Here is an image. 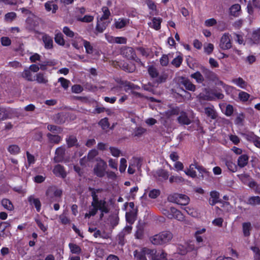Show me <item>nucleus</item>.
<instances>
[{"mask_svg":"<svg viewBox=\"0 0 260 260\" xmlns=\"http://www.w3.org/2000/svg\"><path fill=\"white\" fill-rule=\"evenodd\" d=\"M88 190L91 192V196L92 201L90 206H89L88 213L85 214V218H90L91 216L95 215L98 211L105 212V213H108L110 209L108 207L107 202L105 199L99 200L98 193L102 192L103 191L102 188L95 189L89 187Z\"/></svg>","mask_w":260,"mask_h":260,"instance_id":"f257e3e1","label":"nucleus"},{"mask_svg":"<svg viewBox=\"0 0 260 260\" xmlns=\"http://www.w3.org/2000/svg\"><path fill=\"white\" fill-rule=\"evenodd\" d=\"M173 238L170 231H164L150 238L151 242L154 245H161L169 242Z\"/></svg>","mask_w":260,"mask_h":260,"instance_id":"f03ea898","label":"nucleus"},{"mask_svg":"<svg viewBox=\"0 0 260 260\" xmlns=\"http://www.w3.org/2000/svg\"><path fill=\"white\" fill-rule=\"evenodd\" d=\"M134 253V256L137 260H147L146 256L149 258H151V256L156 253V250L145 247L142 248L140 251L135 250Z\"/></svg>","mask_w":260,"mask_h":260,"instance_id":"7ed1b4c3","label":"nucleus"},{"mask_svg":"<svg viewBox=\"0 0 260 260\" xmlns=\"http://www.w3.org/2000/svg\"><path fill=\"white\" fill-rule=\"evenodd\" d=\"M96 161L98 162L93 169L94 173L99 177H103L105 174L107 164L101 158H97Z\"/></svg>","mask_w":260,"mask_h":260,"instance_id":"20e7f679","label":"nucleus"},{"mask_svg":"<svg viewBox=\"0 0 260 260\" xmlns=\"http://www.w3.org/2000/svg\"><path fill=\"white\" fill-rule=\"evenodd\" d=\"M39 25V18H28L26 20V28L30 31H34L36 33H39V31L36 29Z\"/></svg>","mask_w":260,"mask_h":260,"instance_id":"39448f33","label":"nucleus"},{"mask_svg":"<svg viewBox=\"0 0 260 260\" xmlns=\"http://www.w3.org/2000/svg\"><path fill=\"white\" fill-rule=\"evenodd\" d=\"M201 70L207 80L212 82H216L217 80V76L213 72L203 66L201 67Z\"/></svg>","mask_w":260,"mask_h":260,"instance_id":"423d86ee","label":"nucleus"},{"mask_svg":"<svg viewBox=\"0 0 260 260\" xmlns=\"http://www.w3.org/2000/svg\"><path fill=\"white\" fill-rule=\"evenodd\" d=\"M121 54L128 59L136 60V54L133 48L129 47H124L121 51ZM137 61H138L137 60Z\"/></svg>","mask_w":260,"mask_h":260,"instance_id":"0eeeda50","label":"nucleus"},{"mask_svg":"<svg viewBox=\"0 0 260 260\" xmlns=\"http://www.w3.org/2000/svg\"><path fill=\"white\" fill-rule=\"evenodd\" d=\"M219 46L222 50L229 49L232 47V43L228 34L223 35L221 38Z\"/></svg>","mask_w":260,"mask_h":260,"instance_id":"6e6552de","label":"nucleus"},{"mask_svg":"<svg viewBox=\"0 0 260 260\" xmlns=\"http://www.w3.org/2000/svg\"><path fill=\"white\" fill-rule=\"evenodd\" d=\"M66 149L64 147H58L55 152V156L53 158L55 162H62L64 158Z\"/></svg>","mask_w":260,"mask_h":260,"instance_id":"1a4fd4ad","label":"nucleus"},{"mask_svg":"<svg viewBox=\"0 0 260 260\" xmlns=\"http://www.w3.org/2000/svg\"><path fill=\"white\" fill-rule=\"evenodd\" d=\"M179 116L178 117L177 120L179 124L181 125H189L191 123V121L187 116V113L184 111H180Z\"/></svg>","mask_w":260,"mask_h":260,"instance_id":"9d476101","label":"nucleus"},{"mask_svg":"<svg viewBox=\"0 0 260 260\" xmlns=\"http://www.w3.org/2000/svg\"><path fill=\"white\" fill-rule=\"evenodd\" d=\"M154 177L158 181H163L168 179L169 174L167 171L159 169L156 171Z\"/></svg>","mask_w":260,"mask_h":260,"instance_id":"9b49d317","label":"nucleus"},{"mask_svg":"<svg viewBox=\"0 0 260 260\" xmlns=\"http://www.w3.org/2000/svg\"><path fill=\"white\" fill-rule=\"evenodd\" d=\"M53 173L58 177L64 178L67 176V173L63 166L60 165H56L53 170Z\"/></svg>","mask_w":260,"mask_h":260,"instance_id":"f8f14e48","label":"nucleus"},{"mask_svg":"<svg viewBox=\"0 0 260 260\" xmlns=\"http://www.w3.org/2000/svg\"><path fill=\"white\" fill-rule=\"evenodd\" d=\"M10 226V224L7 222H2L0 223V236L5 238L9 236L10 233L9 231H6V229Z\"/></svg>","mask_w":260,"mask_h":260,"instance_id":"ddd939ff","label":"nucleus"},{"mask_svg":"<svg viewBox=\"0 0 260 260\" xmlns=\"http://www.w3.org/2000/svg\"><path fill=\"white\" fill-rule=\"evenodd\" d=\"M204 112L207 117L212 119H215L217 117V113L215 110L213 106L207 107L204 108Z\"/></svg>","mask_w":260,"mask_h":260,"instance_id":"4468645a","label":"nucleus"},{"mask_svg":"<svg viewBox=\"0 0 260 260\" xmlns=\"http://www.w3.org/2000/svg\"><path fill=\"white\" fill-rule=\"evenodd\" d=\"M62 192L61 189H58L54 187H49L46 191V194L50 196L53 195L55 198H59L62 195Z\"/></svg>","mask_w":260,"mask_h":260,"instance_id":"2eb2a0df","label":"nucleus"},{"mask_svg":"<svg viewBox=\"0 0 260 260\" xmlns=\"http://www.w3.org/2000/svg\"><path fill=\"white\" fill-rule=\"evenodd\" d=\"M211 199L209 200V204L211 206L214 205L218 202H221L219 200V193L216 191H212L210 192Z\"/></svg>","mask_w":260,"mask_h":260,"instance_id":"dca6fc26","label":"nucleus"},{"mask_svg":"<svg viewBox=\"0 0 260 260\" xmlns=\"http://www.w3.org/2000/svg\"><path fill=\"white\" fill-rule=\"evenodd\" d=\"M66 142L69 148L76 146V147H79L78 143V140L76 137L71 135L66 139Z\"/></svg>","mask_w":260,"mask_h":260,"instance_id":"f3484780","label":"nucleus"},{"mask_svg":"<svg viewBox=\"0 0 260 260\" xmlns=\"http://www.w3.org/2000/svg\"><path fill=\"white\" fill-rule=\"evenodd\" d=\"M28 201L30 205H34L38 212L41 209V204L39 199L35 198L34 196H31L28 197Z\"/></svg>","mask_w":260,"mask_h":260,"instance_id":"a211bd4d","label":"nucleus"},{"mask_svg":"<svg viewBox=\"0 0 260 260\" xmlns=\"http://www.w3.org/2000/svg\"><path fill=\"white\" fill-rule=\"evenodd\" d=\"M43 41L46 49H51L53 48V40L47 35H44L42 37Z\"/></svg>","mask_w":260,"mask_h":260,"instance_id":"6ab92c4d","label":"nucleus"},{"mask_svg":"<svg viewBox=\"0 0 260 260\" xmlns=\"http://www.w3.org/2000/svg\"><path fill=\"white\" fill-rule=\"evenodd\" d=\"M34 80L39 84H46L48 82V80L45 76V74L43 73H37L36 75V79Z\"/></svg>","mask_w":260,"mask_h":260,"instance_id":"aec40b11","label":"nucleus"},{"mask_svg":"<svg viewBox=\"0 0 260 260\" xmlns=\"http://www.w3.org/2000/svg\"><path fill=\"white\" fill-rule=\"evenodd\" d=\"M223 162L230 171L235 172L237 171V165L232 160L225 159L223 160Z\"/></svg>","mask_w":260,"mask_h":260,"instance_id":"412c9836","label":"nucleus"},{"mask_svg":"<svg viewBox=\"0 0 260 260\" xmlns=\"http://www.w3.org/2000/svg\"><path fill=\"white\" fill-rule=\"evenodd\" d=\"M170 211L172 213L173 218L177 219L179 221H183L184 217L183 214L179 210L174 207L170 208Z\"/></svg>","mask_w":260,"mask_h":260,"instance_id":"4be33fe9","label":"nucleus"},{"mask_svg":"<svg viewBox=\"0 0 260 260\" xmlns=\"http://www.w3.org/2000/svg\"><path fill=\"white\" fill-rule=\"evenodd\" d=\"M144 223L139 222L137 226L135 236L137 239H142L144 233Z\"/></svg>","mask_w":260,"mask_h":260,"instance_id":"5701e85b","label":"nucleus"},{"mask_svg":"<svg viewBox=\"0 0 260 260\" xmlns=\"http://www.w3.org/2000/svg\"><path fill=\"white\" fill-rule=\"evenodd\" d=\"M248 156L246 154H243L240 156L238 159V165L240 168L246 166L248 161Z\"/></svg>","mask_w":260,"mask_h":260,"instance_id":"b1692460","label":"nucleus"},{"mask_svg":"<svg viewBox=\"0 0 260 260\" xmlns=\"http://www.w3.org/2000/svg\"><path fill=\"white\" fill-rule=\"evenodd\" d=\"M21 77L28 81H33L35 80L32 78V75L29 68H25L21 74Z\"/></svg>","mask_w":260,"mask_h":260,"instance_id":"393cba45","label":"nucleus"},{"mask_svg":"<svg viewBox=\"0 0 260 260\" xmlns=\"http://www.w3.org/2000/svg\"><path fill=\"white\" fill-rule=\"evenodd\" d=\"M182 85L188 90L194 91L196 90V86L193 84L188 79L183 78L181 81Z\"/></svg>","mask_w":260,"mask_h":260,"instance_id":"a878e982","label":"nucleus"},{"mask_svg":"<svg viewBox=\"0 0 260 260\" xmlns=\"http://www.w3.org/2000/svg\"><path fill=\"white\" fill-rule=\"evenodd\" d=\"M251 229V224L250 222H244L242 224V230L245 237H248L250 235Z\"/></svg>","mask_w":260,"mask_h":260,"instance_id":"bb28decb","label":"nucleus"},{"mask_svg":"<svg viewBox=\"0 0 260 260\" xmlns=\"http://www.w3.org/2000/svg\"><path fill=\"white\" fill-rule=\"evenodd\" d=\"M45 7L47 11H50L52 10L53 13H55L58 9L57 5L54 4L53 2L49 1L45 3Z\"/></svg>","mask_w":260,"mask_h":260,"instance_id":"cd10ccee","label":"nucleus"},{"mask_svg":"<svg viewBox=\"0 0 260 260\" xmlns=\"http://www.w3.org/2000/svg\"><path fill=\"white\" fill-rule=\"evenodd\" d=\"M195 166H196V163L194 164H191L189 166V169L184 171L185 173L187 175L193 178H196L197 177L196 172L194 170V169H195Z\"/></svg>","mask_w":260,"mask_h":260,"instance_id":"c85d7f7f","label":"nucleus"},{"mask_svg":"<svg viewBox=\"0 0 260 260\" xmlns=\"http://www.w3.org/2000/svg\"><path fill=\"white\" fill-rule=\"evenodd\" d=\"M192 78L194 79L198 83H202L205 80L204 76L200 72L197 71L190 75Z\"/></svg>","mask_w":260,"mask_h":260,"instance_id":"c756f323","label":"nucleus"},{"mask_svg":"<svg viewBox=\"0 0 260 260\" xmlns=\"http://www.w3.org/2000/svg\"><path fill=\"white\" fill-rule=\"evenodd\" d=\"M240 9L241 6L239 4L233 5L230 9V14L234 17H237L238 16Z\"/></svg>","mask_w":260,"mask_h":260,"instance_id":"7c9ffc66","label":"nucleus"},{"mask_svg":"<svg viewBox=\"0 0 260 260\" xmlns=\"http://www.w3.org/2000/svg\"><path fill=\"white\" fill-rule=\"evenodd\" d=\"M129 23V20L127 19H119L115 22V25L117 28H122Z\"/></svg>","mask_w":260,"mask_h":260,"instance_id":"2f4dec72","label":"nucleus"},{"mask_svg":"<svg viewBox=\"0 0 260 260\" xmlns=\"http://www.w3.org/2000/svg\"><path fill=\"white\" fill-rule=\"evenodd\" d=\"M47 137L51 143L58 144L61 140V137L58 135H53L48 133L47 134Z\"/></svg>","mask_w":260,"mask_h":260,"instance_id":"473e14b6","label":"nucleus"},{"mask_svg":"<svg viewBox=\"0 0 260 260\" xmlns=\"http://www.w3.org/2000/svg\"><path fill=\"white\" fill-rule=\"evenodd\" d=\"M232 82L242 88H245L247 86V83L241 77L233 79Z\"/></svg>","mask_w":260,"mask_h":260,"instance_id":"72a5a7b5","label":"nucleus"},{"mask_svg":"<svg viewBox=\"0 0 260 260\" xmlns=\"http://www.w3.org/2000/svg\"><path fill=\"white\" fill-rule=\"evenodd\" d=\"M180 112V109L178 107H176L175 108H173L170 110H169L165 112V115L167 118H170L172 115H179Z\"/></svg>","mask_w":260,"mask_h":260,"instance_id":"f704fd0d","label":"nucleus"},{"mask_svg":"<svg viewBox=\"0 0 260 260\" xmlns=\"http://www.w3.org/2000/svg\"><path fill=\"white\" fill-rule=\"evenodd\" d=\"M166 255L167 254L164 252L156 253L151 256V258L152 260H168Z\"/></svg>","mask_w":260,"mask_h":260,"instance_id":"c9c22d12","label":"nucleus"},{"mask_svg":"<svg viewBox=\"0 0 260 260\" xmlns=\"http://www.w3.org/2000/svg\"><path fill=\"white\" fill-rule=\"evenodd\" d=\"M178 204L181 205H186L188 204L189 202V198L185 194H179L178 198Z\"/></svg>","mask_w":260,"mask_h":260,"instance_id":"e433bc0d","label":"nucleus"},{"mask_svg":"<svg viewBox=\"0 0 260 260\" xmlns=\"http://www.w3.org/2000/svg\"><path fill=\"white\" fill-rule=\"evenodd\" d=\"M195 169L198 170V171L199 172L200 175V176L202 178L204 177V175H205L206 176L209 175V172H208L205 168H204L203 166H200L198 165L196 163V166H195Z\"/></svg>","mask_w":260,"mask_h":260,"instance_id":"4c0bfd02","label":"nucleus"},{"mask_svg":"<svg viewBox=\"0 0 260 260\" xmlns=\"http://www.w3.org/2000/svg\"><path fill=\"white\" fill-rule=\"evenodd\" d=\"M8 151L12 154H17L20 150V148L17 145H11L8 148Z\"/></svg>","mask_w":260,"mask_h":260,"instance_id":"58836bf2","label":"nucleus"},{"mask_svg":"<svg viewBox=\"0 0 260 260\" xmlns=\"http://www.w3.org/2000/svg\"><path fill=\"white\" fill-rule=\"evenodd\" d=\"M69 246L71 252L73 253L78 254L80 253L81 251L80 247L76 244L70 243Z\"/></svg>","mask_w":260,"mask_h":260,"instance_id":"ea45409f","label":"nucleus"},{"mask_svg":"<svg viewBox=\"0 0 260 260\" xmlns=\"http://www.w3.org/2000/svg\"><path fill=\"white\" fill-rule=\"evenodd\" d=\"M248 204L253 206L260 204V197L258 196L250 197L248 200Z\"/></svg>","mask_w":260,"mask_h":260,"instance_id":"a19ab883","label":"nucleus"},{"mask_svg":"<svg viewBox=\"0 0 260 260\" xmlns=\"http://www.w3.org/2000/svg\"><path fill=\"white\" fill-rule=\"evenodd\" d=\"M161 21L162 19L160 18H153L152 19V27L156 30L159 29Z\"/></svg>","mask_w":260,"mask_h":260,"instance_id":"79ce46f5","label":"nucleus"},{"mask_svg":"<svg viewBox=\"0 0 260 260\" xmlns=\"http://www.w3.org/2000/svg\"><path fill=\"white\" fill-rule=\"evenodd\" d=\"M146 132V129L142 127H139L136 128L133 133V135L135 137H141L145 132Z\"/></svg>","mask_w":260,"mask_h":260,"instance_id":"37998d69","label":"nucleus"},{"mask_svg":"<svg viewBox=\"0 0 260 260\" xmlns=\"http://www.w3.org/2000/svg\"><path fill=\"white\" fill-rule=\"evenodd\" d=\"M55 41L56 43L60 45H64V40L63 38V35L61 33H57L55 37Z\"/></svg>","mask_w":260,"mask_h":260,"instance_id":"c03bdc74","label":"nucleus"},{"mask_svg":"<svg viewBox=\"0 0 260 260\" xmlns=\"http://www.w3.org/2000/svg\"><path fill=\"white\" fill-rule=\"evenodd\" d=\"M47 129L52 132L57 133H60L62 131L60 127L52 124L48 125Z\"/></svg>","mask_w":260,"mask_h":260,"instance_id":"a18cd8bd","label":"nucleus"},{"mask_svg":"<svg viewBox=\"0 0 260 260\" xmlns=\"http://www.w3.org/2000/svg\"><path fill=\"white\" fill-rule=\"evenodd\" d=\"M99 124L102 127L103 129H106L109 127V123L107 118L102 119L99 122Z\"/></svg>","mask_w":260,"mask_h":260,"instance_id":"49530a36","label":"nucleus"},{"mask_svg":"<svg viewBox=\"0 0 260 260\" xmlns=\"http://www.w3.org/2000/svg\"><path fill=\"white\" fill-rule=\"evenodd\" d=\"M84 46L86 49V52L88 54H91L93 52V47L91 45L89 42L83 40Z\"/></svg>","mask_w":260,"mask_h":260,"instance_id":"de8ad7c7","label":"nucleus"},{"mask_svg":"<svg viewBox=\"0 0 260 260\" xmlns=\"http://www.w3.org/2000/svg\"><path fill=\"white\" fill-rule=\"evenodd\" d=\"M2 204L6 209L9 210H11L13 208L12 204L8 199H3L2 201Z\"/></svg>","mask_w":260,"mask_h":260,"instance_id":"09e8293b","label":"nucleus"},{"mask_svg":"<svg viewBox=\"0 0 260 260\" xmlns=\"http://www.w3.org/2000/svg\"><path fill=\"white\" fill-rule=\"evenodd\" d=\"M183 60V58L181 56H178L176 58H175L172 61V64L176 68H178L181 65Z\"/></svg>","mask_w":260,"mask_h":260,"instance_id":"8fccbe9b","label":"nucleus"},{"mask_svg":"<svg viewBox=\"0 0 260 260\" xmlns=\"http://www.w3.org/2000/svg\"><path fill=\"white\" fill-rule=\"evenodd\" d=\"M103 12V15L100 18L101 21H103L104 20L107 19L109 18V16L110 15V12L109 11V9L107 7H104L102 9Z\"/></svg>","mask_w":260,"mask_h":260,"instance_id":"3c124183","label":"nucleus"},{"mask_svg":"<svg viewBox=\"0 0 260 260\" xmlns=\"http://www.w3.org/2000/svg\"><path fill=\"white\" fill-rule=\"evenodd\" d=\"M58 82H60L61 86L64 89H67L69 87L70 81L63 78L60 77L58 79Z\"/></svg>","mask_w":260,"mask_h":260,"instance_id":"603ef678","label":"nucleus"},{"mask_svg":"<svg viewBox=\"0 0 260 260\" xmlns=\"http://www.w3.org/2000/svg\"><path fill=\"white\" fill-rule=\"evenodd\" d=\"M179 196V194L175 193L173 194H170L168 197V201L170 202L175 203L178 204V198Z\"/></svg>","mask_w":260,"mask_h":260,"instance_id":"864d4df0","label":"nucleus"},{"mask_svg":"<svg viewBox=\"0 0 260 260\" xmlns=\"http://www.w3.org/2000/svg\"><path fill=\"white\" fill-rule=\"evenodd\" d=\"M148 73L150 76L152 78L157 77L158 73L156 68L153 66L149 67L148 68Z\"/></svg>","mask_w":260,"mask_h":260,"instance_id":"5fc2aeb1","label":"nucleus"},{"mask_svg":"<svg viewBox=\"0 0 260 260\" xmlns=\"http://www.w3.org/2000/svg\"><path fill=\"white\" fill-rule=\"evenodd\" d=\"M125 90L127 91L128 89H140V87L137 85H135L132 83H131L130 82H125Z\"/></svg>","mask_w":260,"mask_h":260,"instance_id":"6e6d98bb","label":"nucleus"},{"mask_svg":"<svg viewBox=\"0 0 260 260\" xmlns=\"http://www.w3.org/2000/svg\"><path fill=\"white\" fill-rule=\"evenodd\" d=\"M93 20V17L91 15H85L82 18H77V20L83 22H90Z\"/></svg>","mask_w":260,"mask_h":260,"instance_id":"4d7b16f0","label":"nucleus"},{"mask_svg":"<svg viewBox=\"0 0 260 260\" xmlns=\"http://www.w3.org/2000/svg\"><path fill=\"white\" fill-rule=\"evenodd\" d=\"M169 181L171 183L173 182L181 183L184 181V179L179 176H171L169 178Z\"/></svg>","mask_w":260,"mask_h":260,"instance_id":"13d9d810","label":"nucleus"},{"mask_svg":"<svg viewBox=\"0 0 260 260\" xmlns=\"http://www.w3.org/2000/svg\"><path fill=\"white\" fill-rule=\"evenodd\" d=\"M126 166V160L124 158H121L119 167L120 172L121 173L124 172L125 171Z\"/></svg>","mask_w":260,"mask_h":260,"instance_id":"bf43d9fd","label":"nucleus"},{"mask_svg":"<svg viewBox=\"0 0 260 260\" xmlns=\"http://www.w3.org/2000/svg\"><path fill=\"white\" fill-rule=\"evenodd\" d=\"M210 93L215 96L218 99H222L224 97V95L220 92H218L216 89L211 90Z\"/></svg>","mask_w":260,"mask_h":260,"instance_id":"052dcab7","label":"nucleus"},{"mask_svg":"<svg viewBox=\"0 0 260 260\" xmlns=\"http://www.w3.org/2000/svg\"><path fill=\"white\" fill-rule=\"evenodd\" d=\"M126 220L129 222L132 223L135 218V215L134 212H129L126 213Z\"/></svg>","mask_w":260,"mask_h":260,"instance_id":"680f3d73","label":"nucleus"},{"mask_svg":"<svg viewBox=\"0 0 260 260\" xmlns=\"http://www.w3.org/2000/svg\"><path fill=\"white\" fill-rule=\"evenodd\" d=\"M63 32L66 36L69 37L73 38L74 36V32L70 30V29L67 26L63 27Z\"/></svg>","mask_w":260,"mask_h":260,"instance_id":"e2e57ef3","label":"nucleus"},{"mask_svg":"<svg viewBox=\"0 0 260 260\" xmlns=\"http://www.w3.org/2000/svg\"><path fill=\"white\" fill-rule=\"evenodd\" d=\"M249 94L245 92L241 91L239 93V97L242 101H247L249 98Z\"/></svg>","mask_w":260,"mask_h":260,"instance_id":"0e129e2a","label":"nucleus"},{"mask_svg":"<svg viewBox=\"0 0 260 260\" xmlns=\"http://www.w3.org/2000/svg\"><path fill=\"white\" fill-rule=\"evenodd\" d=\"M160 194V190L158 189H153L149 192V197L152 199L156 198Z\"/></svg>","mask_w":260,"mask_h":260,"instance_id":"69168bd1","label":"nucleus"},{"mask_svg":"<svg viewBox=\"0 0 260 260\" xmlns=\"http://www.w3.org/2000/svg\"><path fill=\"white\" fill-rule=\"evenodd\" d=\"M98 154V152L97 150L95 149H93L90 150L87 155V159L89 160H91L93 159Z\"/></svg>","mask_w":260,"mask_h":260,"instance_id":"338daca9","label":"nucleus"},{"mask_svg":"<svg viewBox=\"0 0 260 260\" xmlns=\"http://www.w3.org/2000/svg\"><path fill=\"white\" fill-rule=\"evenodd\" d=\"M252 39L255 42L260 41V29L253 32Z\"/></svg>","mask_w":260,"mask_h":260,"instance_id":"774afa93","label":"nucleus"}]
</instances>
